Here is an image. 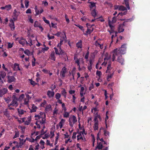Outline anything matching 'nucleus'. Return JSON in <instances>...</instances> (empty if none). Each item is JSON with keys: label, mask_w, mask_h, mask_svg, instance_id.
Instances as JSON below:
<instances>
[{"label": "nucleus", "mask_w": 150, "mask_h": 150, "mask_svg": "<svg viewBox=\"0 0 150 150\" xmlns=\"http://www.w3.org/2000/svg\"><path fill=\"white\" fill-rule=\"evenodd\" d=\"M35 120H36L35 124L37 125V127L40 129L41 126L40 125L38 124V122L41 125L44 124L46 121V115L44 114V116H40L39 115H35Z\"/></svg>", "instance_id": "obj_1"}, {"label": "nucleus", "mask_w": 150, "mask_h": 150, "mask_svg": "<svg viewBox=\"0 0 150 150\" xmlns=\"http://www.w3.org/2000/svg\"><path fill=\"white\" fill-rule=\"evenodd\" d=\"M126 51V49H122L120 48L119 49H116L113 51V54L112 56V60L113 62L115 60V55H120L122 56V54H124L125 53Z\"/></svg>", "instance_id": "obj_2"}, {"label": "nucleus", "mask_w": 150, "mask_h": 150, "mask_svg": "<svg viewBox=\"0 0 150 150\" xmlns=\"http://www.w3.org/2000/svg\"><path fill=\"white\" fill-rule=\"evenodd\" d=\"M77 121L76 117L74 115H73L71 117H70L69 120V125L71 127H72L73 125Z\"/></svg>", "instance_id": "obj_3"}, {"label": "nucleus", "mask_w": 150, "mask_h": 150, "mask_svg": "<svg viewBox=\"0 0 150 150\" xmlns=\"http://www.w3.org/2000/svg\"><path fill=\"white\" fill-rule=\"evenodd\" d=\"M20 13V12H17L16 9H15L14 10L13 15V19L14 21H15L17 20L18 17Z\"/></svg>", "instance_id": "obj_4"}, {"label": "nucleus", "mask_w": 150, "mask_h": 150, "mask_svg": "<svg viewBox=\"0 0 150 150\" xmlns=\"http://www.w3.org/2000/svg\"><path fill=\"white\" fill-rule=\"evenodd\" d=\"M117 57V62L120 63L121 65H124V59L122 57V56L120 55H115V59L116 57Z\"/></svg>", "instance_id": "obj_5"}, {"label": "nucleus", "mask_w": 150, "mask_h": 150, "mask_svg": "<svg viewBox=\"0 0 150 150\" xmlns=\"http://www.w3.org/2000/svg\"><path fill=\"white\" fill-rule=\"evenodd\" d=\"M10 73L9 72L7 75V82L8 83H11L15 81L16 79L13 76H10L8 75Z\"/></svg>", "instance_id": "obj_6"}, {"label": "nucleus", "mask_w": 150, "mask_h": 150, "mask_svg": "<svg viewBox=\"0 0 150 150\" xmlns=\"http://www.w3.org/2000/svg\"><path fill=\"white\" fill-rule=\"evenodd\" d=\"M7 91L8 89L6 88H0V97H2L7 93Z\"/></svg>", "instance_id": "obj_7"}, {"label": "nucleus", "mask_w": 150, "mask_h": 150, "mask_svg": "<svg viewBox=\"0 0 150 150\" xmlns=\"http://www.w3.org/2000/svg\"><path fill=\"white\" fill-rule=\"evenodd\" d=\"M10 23L9 25V26L10 27L11 30L12 31H13L15 30V25L14 21L12 19H11L9 20Z\"/></svg>", "instance_id": "obj_8"}, {"label": "nucleus", "mask_w": 150, "mask_h": 150, "mask_svg": "<svg viewBox=\"0 0 150 150\" xmlns=\"http://www.w3.org/2000/svg\"><path fill=\"white\" fill-rule=\"evenodd\" d=\"M67 72V68L65 67H64L62 68V70L60 72V74L61 75L62 77L63 78L64 77H65L66 73Z\"/></svg>", "instance_id": "obj_9"}, {"label": "nucleus", "mask_w": 150, "mask_h": 150, "mask_svg": "<svg viewBox=\"0 0 150 150\" xmlns=\"http://www.w3.org/2000/svg\"><path fill=\"white\" fill-rule=\"evenodd\" d=\"M13 69V70L16 71L18 70L20 71L21 70V69L19 67V64L16 63L14 64Z\"/></svg>", "instance_id": "obj_10"}, {"label": "nucleus", "mask_w": 150, "mask_h": 150, "mask_svg": "<svg viewBox=\"0 0 150 150\" xmlns=\"http://www.w3.org/2000/svg\"><path fill=\"white\" fill-rule=\"evenodd\" d=\"M18 100H13L12 101L10 104V105H12L13 106L16 107L18 105V103L17 102Z\"/></svg>", "instance_id": "obj_11"}, {"label": "nucleus", "mask_w": 150, "mask_h": 150, "mask_svg": "<svg viewBox=\"0 0 150 150\" xmlns=\"http://www.w3.org/2000/svg\"><path fill=\"white\" fill-rule=\"evenodd\" d=\"M6 75V73L3 71H0V80H2V79H4Z\"/></svg>", "instance_id": "obj_12"}, {"label": "nucleus", "mask_w": 150, "mask_h": 150, "mask_svg": "<svg viewBox=\"0 0 150 150\" xmlns=\"http://www.w3.org/2000/svg\"><path fill=\"white\" fill-rule=\"evenodd\" d=\"M25 39L23 37H21L20 39L18 42L19 43L22 45L23 46H24L25 45Z\"/></svg>", "instance_id": "obj_13"}, {"label": "nucleus", "mask_w": 150, "mask_h": 150, "mask_svg": "<svg viewBox=\"0 0 150 150\" xmlns=\"http://www.w3.org/2000/svg\"><path fill=\"white\" fill-rule=\"evenodd\" d=\"M124 27L122 25H120V24L119 25L118 28L119 33H120L124 31Z\"/></svg>", "instance_id": "obj_14"}, {"label": "nucleus", "mask_w": 150, "mask_h": 150, "mask_svg": "<svg viewBox=\"0 0 150 150\" xmlns=\"http://www.w3.org/2000/svg\"><path fill=\"white\" fill-rule=\"evenodd\" d=\"M18 111L19 114V116L20 117H21V115H23L24 113V112H26L25 111H24L23 110L19 109H18Z\"/></svg>", "instance_id": "obj_15"}, {"label": "nucleus", "mask_w": 150, "mask_h": 150, "mask_svg": "<svg viewBox=\"0 0 150 150\" xmlns=\"http://www.w3.org/2000/svg\"><path fill=\"white\" fill-rule=\"evenodd\" d=\"M101 129H103L104 130V135L105 136L107 137H108L109 136V132L108 131H107L103 127H101L100 130Z\"/></svg>", "instance_id": "obj_16"}, {"label": "nucleus", "mask_w": 150, "mask_h": 150, "mask_svg": "<svg viewBox=\"0 0 150 150\" xmlns=\"http://www.w3.org/2000/svg\"><path fill=\"white\" fill-rule=\"evenodd\" d=\"M54 94V91H48L47 92V95L49 97H53Z\"/></svg>", "instance_id": "obj_17"}, {"label": "nucleus", "mask_w": 150, "mask_h": 150, "mask_svg": "<svg viewBox=\"0 0 150 150\" xmlns=\"http://www.w3.org/2000/svg\"><path fill=\"white\" fill-rule=\"evenodd\" d=\"M76 47L78 48H82V41L80 40L76 44Z\"/></svg>", "instance_id": "obj_18"}, {"label": "nucleus", "mask_w": 150, "mask_h": 150, "mask_svg": "<svg viewBox=\"0 0 150 150\" xmlns=\"http://www.w3.org/2000/svg\"><path fill=\"white\" fill-rule=\"evenodd\" d=\"M91 13L92 16H93L94 18L96 17L97 15V13L96 12V9H94L92 10L91 11Z\"/></svg>", "instance_id": "obj_19"}, {"label": "nucleus", "mask_w": 150, "mask_h": 150, "mask_svg": "<svg viewBox=\"0 0 150 150\" xmlns=\"http://www.w3.org/2000/svg\"><path fill=\"white\" fill-rule=\"evenodd\" d=\"M111 62H108V67H107V69L106 71V73H108L110 72V70L111 69Z\"/></svg>", "instance_id": "obj_20"}, {"label": "nucleus", "mask_w": 150, "mask_h": 150, "mask_svg": "<svg viewBox=\"0 0 150 150\" xmlns=\"http://www.w3.org/2000/svg\"><path fill=\"white\" fill-rule=\"evenodd\" d=\"M88 3L91 4V5L89 6V7L91 9L93 7H96V3L94 2H88Z\"/></svg>", "instance_id": "obj_21"}, {"label": "nucleus", "mask_w": 150, "mask_h": 150, "mask_svg": "<svg viewBox=\"0 0 150 150\" xmlns=\"http://www.w3.org/2000/svg\"><path fill=\"white\" fill-rule=\"evenodd\" d=\"M103 146L102 143L101 142H100L98 144L96 148L95 149H101L103 148Z\"/></svg>", "instance_id": "obj_22"}, {"label": "nucleus", "mask_w": 150, "mask_h": 150, "mask_svg": "<svg viewBox=\"0 0 150 150\" xmlns=\"http://www.w3.org/2000/svg\"><path fill=\"white\" fill-rule=\"evenodd\" d=\"M37 109V107L35 106L34 105H33L32 109L30 110V112H34L36 111V109Z\"/></svg>", "instance_id": "obj_23"}, {"label": "nucleus", "mask_w": 150, "mask_h": 150, "mask_svg": "<svg viewBox=\"0 0 150 150\" xmlns=\"http://www.w3.org/2000/svg\"><path fill=\"white\" fill-rule=\"evenodd\" d=\"M50 59L54 61L55 60V57L54 55V52H52L50 55Z\"/></svg>", "instance_id": "obj_24"}, {"label": "nucleus", "mask_w": 150, "mask_h": 150, "mask_svg": "<svg viewBox=\"0 0 150 150\" xmlns=\"http://www.w3.org/2000/svg\"><path fill=\"white\" fill-rule=\"evenodd\" d=\"M119 10L120 11H127V8L125 6H120L119 7Z\"/></svg>", "instance_id": "obj_25"}, {"label": "nucleus", "mask_w": 150, "mask_h": 150, "mask_svg": "<svg viewBox=\"0 0 150 150\" xmlns=\"http://www.w3.org/2000/svg\"><path fill=\"white\" fill-rule=\"evenodd\" d=\"M125 4L128 10L130 8L128 0H124Z\"/></svg>", "instance_id": "obj_26"}, {"label": "nucleus", "mask_w": 150, "mask_h": 150, "mask_svg": "<svg viewBox=\"0 0 150 150\" xmlns=\"http://www.w3.org/2000/svg\"><path fill=\"white\" fill-rule=\"evenodd\" d=\"M86 33H84V35L87 36L88 34H90L92 33L91 29L88 28L87 30L86 31Z\"/></svg>", "instance_id": "obj_27"}, {"label": "nucleus", "mask_w": 150, "mask_h": 150, "mask_svg": "<svg viewBox=\"0 0 150 150\" xmlns=\"http://www.w3.org/2000/svg\"><path fill=\"white\" fill-rule=\"evenodd\" d=\"M80 59H77L76 60H75V63L77 64V66L79 67V69L80 70Z\"/></svg>", "instance_id": "obj_28"}, {"label": "nucleus", "mask_w": 150, "mask_h": 150, "mask_svg": "<svg viewBox=\"0 0 150 150\" xmlns=\"http://www.w3.org/2000/svg\"><path fill=\"white\" fill-rule=\"evenodd\" d=\"M62 94L64 96V98H66L67 96V92L66 90L64 89L61 91Z\"/></svg>", "instance_id": "obj_29"}, {"label": "nucleus", "mask_w": 150, "mask_h": 150, "mask_svg": "<svg viewBox=\"0 0 150 150\" xmlns=\"http://www.w3.org/2000/svg\"><path fill=\"white\" fill-rule=\"evenodd\" d=\"M98 123H95L93 126V128L95 130H97L98 129Z\"/></svg>", "instance_id": "obj_30"}, {"label": "nucleus", "mask_w": 150, "mask_h": 150, "mask_svg": "<svg viewBox=\"0 0 150 150\" xmlns=\"http://www.w3.org/2000/svg\"><path fill=\"white\" fill-rule=\"evenodd\" d=\"M64 117L66 118L69 117V112H67L66 111H64Z\"/></svg>", "instance_id": "obj_31"}, {"label": "nucleus", "mask_w": 150, "mask_h": 150, "mask_svg": "<svg viewBox=\"0 0 150 150\" xmlns=\"http://www.w3.org/2000/svg\"><path fill=\"white\" fill-rule=\"evenodd\" d=\"M61 97L60 94L59 93H57L56 94L55 97L56 99L59 100L60 99Z\"/></svg>", "instance_id": "obj_32"}, {"label": "nucleus", "mask_w": 150, "mask_h": 150, "mask_svg": "<svg viewBox=\"0 0 150 150\" xmlns=\"http://www.w3.org/2000/svg\"><path fill=\"white\" fill-rule=\"evenodd\" d=\"M4 114L7 117H8L9 116V114L8 111V109H6L5 111L4 112Z\"/></svg>", "instance_id": "obj_33"}, {"label": "nucleus", "mask_w": 150, "mask_h": 150, "mask_svg": "<svg viewBox=\"0 0 150 150\" xmlns=\"http://www.w3.org/2000/svg\"><path fill=\"white\" fill-rule=\"evenodd\" d=\"M15 134L14 137H13V139L19 137V132L15 131Z\"/></svg>", "instance_id": "obj_34"}, {"label": "nucleus", "mask_w": 150, "mask_h": 150, "mask_svg": "<svg viewBox=\"0 0 150 150\" xmlns=\"http://www.w3.org/2000/svg\"><path fill=\"white\" fill-rule=\"evenodd\" d=\"M24 53L28 56H29L30 54V51L28 49L24 51Z\"/></svg>", "instance_id": "obj_35"}, {"label": "nucleus", "mask_w": 150, "mask_h": 150, "mask_svg": "<svg viewBox=\"0 0 150 150\" xmlns=\"http://www.w3.org/2000/svg\"><path fill=\"white\" fill-rule=\"evenodd\" d=\"M113 73L114 72H113L112 74H110L108 75L107 77V79L108 81L109 80V79H110L112 78L113 74Z\"/></svg>", "instance_id": "obj_36"}, {"label": "nucleus", "mask_w": 150, "mask_h": 150, "mask_svg": "<svg viewBox=\"0 0 150 150\" xmlns=\"http://www.w3.org/2000/svg\"><path fill=\"white\" fill-rule=\"evenodd\" d=\"M35 12H36L35 16H36L38 15L40 13V12L39 11L37 8V6H35Z\"/></svg>", "instance_id": "obj_37"}, {"label": "nucleus", "mask_w": 150, "mask_h": 150, "mask_svg": "<svg viewBox=\"0 0 150 150\" xmlns=\"http://www.w3.org/2000/svg\"><path fill=\"white\" fill-rule=\"evenodd\" d=\"M29 80L30 81V83L33 86H34L36 85L37 83L35 81H33L32 79H29Z\"/></svg>", "instance_id": "obj_38"}, {"label": "nucleus", "mask_w": 150, "mask_h": 150, "mask_svg": "<svg viewBox=\"0 0 150 150\" xmlns=\"http://www.w3.org/2000/svg\"><path fill=\"white\" fill-rule=\"evenodd\" d=\"M59 54H58V55H64L65 54L64 51L61 49V48L60 49H59Z\"/></svg>", "instance_id": "obj_39"}, {"label": "nucleus", "mask_w": 150, "mask_h": 150, "mask_svg": "<svg viewBox=\"0 0 150 150\" xmlns=\"http://www.w3.org/2000/svg\"><path fill=\"white\" fill-rule=\"evenodd\" d=\"M127 12V11H125L123 12L119 13L118 14L117 16H123V15H126Z\"/></svg>", "instance_id": "obj_40"}, {"label": "nucleus", "mask_w": 150, "mask_h": 150, "mask_svg": "<svg viewBox=\"0 0 150 150\" xmlns=\"http://www.w3.org/2000/svg\"><path fill=\"white\" fill-rule=\"evenodd\" d=\"M49 49V48L48 47H45V48H42L41 52L44 53L45 51H47Z\"/></svg>", "instance_id": "obj_41"}, {"label": "nucleus", "mask_w": 150, "mask_h": 150, "mask_svg": "<svg viewBox=\"0 0 150 150\" xmlns=\"http://www.w3.org/2000/svg\"><path fill=\"white\" fill-rule=\"evenodd\" d=\"M51 108V106L50 105H47L46 106L45 110L48 111H49L50 110Z\"/></svg>", "instance_id": "obj_42"}, {"label": "nucleus", "mask_w": 150, "mask_h": 150, "mask_svg": "<svg viewBox=\"0 0 150 150\" xmlns=\"http://www.w3.org/2000/svg\"><path fill=\"white\" fill-rule=\"evenodd\" d=\"M75 25L78 27L79 29H80L83 32H84V29L83 28V27L81 26V25Z\"/></svg>", "instance_id": "obj_43"}, {"label": "nucleus", "mask_w": 150, "mask_h": 150, "mask_svg": "<svg viewBox=\"0 0 150 150\" xmlns=\"http://www.w3.org/2000/svg\"><path fill=\"white\" fill-rule=\"evenodd\" d=\"M95 117L98 118L100 120H101V118L100 116L98 114V112L96 113Z\"/></svg>", "instance_id": "obj_44"}, {"label": "nucleus", "mask_w": 150, "mask_h": 150, "mask_svg": "<svg viewBox=\"0 0 150 150\" xmlns=\"http://www.w3.org/2000/svg\"><path fill=\"white\" fill-rule=\"evenodd\" d=\"M43 20L45 23L47 24H50V22L49 21H48L44 17L42 18Z\"/></svg>", "instance_id": "obj_45"}, {"label": "nucleus", "mask_w": 150, "mask_h": 150, "mask_svg": "<svg viewBox=\"0 0 150 150\" xmlns=\"http://www.w3.org/2000/svg\"><path fill=\"white\" fill-rule=\"evenodd\" d=\"M6 8H8L7 10L8 11L10 10L12 8V7L11 4H8L5 6Z\"/></svg>", "instance_id": "obj_46"}, {"label": "nucleus", "mask_w": 150, "mask_h": 150, "mask_svg": "<svg viewBox=\"0 0 150 150\" xmlns=\"http://www.w3.org/2000/svg\"><path fill=\"white\" fill-rule=\"evenodd\" d=\"M110 22H111L110 20H108V23L110 27V28L111 30H112V28L114 27V26L112 25H111L110 24Z\"/></svg>", "instance_id": "obj_47"}, {"label": "nucleus", "mask_w": 150, "mask_h": 150, "mask_svg": "<svg viewBox=\"0 0 150 150\" xmlns=\"http://www.w3.org/2000/svg\"><path fill=\"white\" fill-rule=\"evenodd\" d=\"M101 72L100 71L97 70L96 72V74L98 76L100 77L101 75Z\"/></svg>", "instance_id": "obj_48"}, {"label": "nucleus", "mask_w": 150, "mask_h": 150, "mask_svg": "<svg viewBox=\"0 0 150 150\" xmlns=\"http://www.w3.org/2000/svg\"><path fill=\"white\" fill-rule=\"evenodd\" d=\"M62 108L63 110H64V111H66L67 109L65 107V105L64 103L62 104Z\"/></svg>", "instance_id": "obj_49"}, {"label": "nucleus", "mask_w": 150, "mask_h": 150, "mask_svg": "<svg viewBox=\"0 0 150 150\" xmlns=\"http://www.w3.org/2000/svg\"><path fill=\"white\" fill-rule=\"evenodd\" d=\"M13 94L12 96V98L13 99V100H18L16 96V93H14Z\"/></svg>", "instance_id": "obj_50"}, {"label": "nucleus", "mask_w": 150, "mask_h": 150, "mask_svg": "<svg viewBox=\"0 0 150 150\" xmlns=\"http://www.w3.org/2000/svg\"><path fill=\"white\" fill-rule=\"evenodd\" d=\"M47 36L49 40H50V39H54V36H50V35L49 34H48L47 35Z\"/></svg>", "instance_id": "obj_51"}, {"label": "nucleus", "mask_w": 150, "mask_h": 150, "mask_svg": "<svg viewBox=\"0 0 150 150\" xmlns=\"http://www.w3.org/2000/svg\"><path fill=\"white\" fill-rule=\"evenodd\" d=\"M29 1H25V5L26 8L28 7L29 5Z\"/></svg>", "instance_id": "obj_52"}, {"label": "nucleus", "mask_w": 150, "mask_h": 150, "mask_svg": "<svg viewBox=\"0 0 150 150\" xmlns=\"http://www.w3.org/2000/svg\"><path fill=\"white\" fill-rule=\"evenodd\" d=\"M34 26L35 27H38L39 26V23L38 21H35V22Z\"/></svg>", "instance_id": "obj_53"}, {"label": "nucleus", "mask_w": 150, "mask_h": 150, "mask_svg": "<svg viewBox=\"0 0 150 150\" xmlns=\"http://www.w3.org/2000/svg\"><path fill=\"white\" fill-rule=\"evenodd\" d=\"M13 43H11V42H8V48H10L12 47Z\"/></svg>", "instance_id": "obj_54"}, {"label": "nucleus", "mask_w": 150, "mask_h": 150, "mask_svg": "<svg viewBox=\"0 0 150 150\" xmlns=\"http://www.w3.org/2000/svg\"><path fill=\"white\" fill-rule=\"evenodd\" d=\"M54 50L55 53L56 54L58 55L59 54V50H58L55 47L54 48Z\"/></svg>", "instance_id": "obj_55"}, {"label": "nucleus", "mask_w": 150, "mask_h": 150, "mask_svg": "<svg viewBox=\"0 0 150 150\" xmlns=\"http://www.w3.org/2000/svg\"><path fill=\"white\" fill-rule=\"evenodd\" d=\"M29 99H26V98L24 100V104L25 105H28V102H29Z\"/></svg>", "instance_id": "obj_56"}, {"label": "nucleus", "mask_w": 150, "mask_h": 150, "mask_svg": "<svg viewBox=\"0 0 150 150\" xmlns=\"http://www.w3.org/2000/svg\"><path fill=\"white\" fill-rule=\"evenodd\" d=\"M78 110H79V111L82 112V114H83V112L82 109V106H80V105L79 106V107L78 108Z\"/></svg>", "instance_id": "obj_57"}, {"label": "nucleus", "mask_w": 150, "mask_h": 150, "mask_svg": "<svg viewBox=\"0 0 150 150\" xmlns=\"http://www.w3.org/2000/svg\"><path fill=\"white\" fill-rule=\"evenodd\" d=\"M89 53V52L88 51L85 56L84 57H85V59H88Z\"/></svg>", "instance_id": "obj_58"}, {"label": "nucleus", "mask_w": 150, "mask_h": 150, "mask_svg": "<svg viewBox=\"0 0 150 150\" xmlns=\"http://www.w3.org/2000/svg\"><path fill=\"white\" fill-rule=\"evenodd\" d=\"M77 134V133L76 132H74L73 134V136H72V138L73 139H75L76 138V135Z\"/></svg>", "instance_id": "obj_59"}, {"label": "nucleus", "mask_w": 150, "mask_h": 150, "mask_svg": "<svg viewBox=\"0 0 150 150\" xmlns=\"http://www.w3.org/2000/svg\"><path fill=\"white\" fill-rule=\"evenodd\" d=\"M116 17L115 16L113 17L112 18V23H115L116 22Z\"/></svg>", "instance_id": "obj_60"}, {"label": "nucleus", "mask_w": 150, "mask_h": 150, "mask_svg": "<svg viewBox=\"0 0 150 150\" xmlns=\"http://www.w3.org/2000/svg\"><path fill=\"white\" fill-rule=\"evenodd\" d=\"M65 18L66 19V21L67 22V23H69L70 21L69 20L67 17V16L66 14L65 15Z\"/></svg>", "instance_id": "obj_61"}, {"label": "nucleus", "mask_w": 150, "mask_h": 150, "mask_svg": "<svg viewBox=\"0 0 150 150\" xmlns=\"http://www.w3.org/2000/svg\"><path fill=\"white\" fill-rule=\"evenodd\" d=\"M75 91L74 90H70L69 91V93L70 94L72 95L73 94H74L75 93Z\"/></svg>", "instance_id": "obj_62"}, {"label": "nucleus", "mask_w": 150, "mask_h": 150, "mask_svg": "<svg viewBox=\"0 0 150 150\" xmlns=\"http://www.w3.org/2000/svg\"><path fill=\"white\" fill-rule=\"evenodd\" d=\"M98 118L97 117H94V121L95 122V123H98Z\"/></svg>", "instance_id": "obj_63"}, {"label": "nucleus", "mask_w": 150, "mask_h": 150, "mask_svg": "<svg viewBox=\"0 0 150 150\" xmlns=\"http://www.w3.org/2000/svg\"><path fill=\"white\" fill-rule=\"evenodd\" d=\"M46 101L45 100H44L43 102L41 104V106L43 107H44L45 105L46 104Z\"/></svg>", "instance_id": "obj_64"}]
</instances>
